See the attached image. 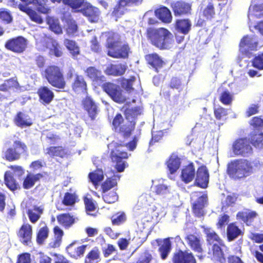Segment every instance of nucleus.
Segmentation results:
<instances>
[{
	"label": "nucleus",
	"instance_id": "nucleus-14",
	"mask_svg": "<svg viewBox=\"0 0 263 263\" xmlns=\"http://www.w3.org/2000/svg\"><path fill=\"white\" fill-rule=\"evenodd\" d=\"M38 255V263H70L66 257L60 254L53 253L51 255L53 258L42 252H40Z\"/></svg>",
	"mask_w": 263,
	"mask_h": 263
},
{
	"label": "nucleus",
	"instance_id": "nucleus-38",
	"mask_svg": "<svg viewBox=\"0 0 263 263\" xmlns=\"http://www.w3.org/2000/svg\"><path fill=\"white\" fill-rule=\"evenodd\" d=\"M57 219L59 223L66 229L68 228L74 222V219L67 214H63L58 216Z\"/></svg>",
	"mask_w": 263,
	"mask_h": 263
},
{
	"label": "nucleus",
	"instance_id": "nucleus-54",
	"mask_svg": "<svg viewBox=\"0 0 263 263\" xmlns=\"http://www.w3.org/2000/svg\"><path fill=\"white\" fill-rule=\"evenodd\" d=\"M233 100V95L228 91H223L220 96V101L226 105H229L231 103Z\"/></svg>",
	"mask_w": 263,
	"mask_h": 263
},
{
	"label": "nucleus",
	"instance_id": "nucleus-34",
	"mask_svg": "<svg viewBox=\"0 0 263 263\" xmlns=\"http://www.w3.org/2000/svg\"><path fill=\"white\" fill-rule=\"evenodd\" d=\"M263 14V3L251 5L249 9L248 18L250 21L251 17L255 16L259 17Z\"/></svg>",
	"mask_w": 263,
	"mask_h": 263
},
{
	"label": "nucleus",
	"instance_id": "nucleus-64",
	"mask_svg": "<svg viewBox=\"0 0 263 263\" xmlns=\"http://www.w3.org/2000/svg\"><path fill=\"white\" fill-rule=\"evenodd\" d=\"M253 65L259 69H263V53L259 54L254 58Z\"/></svg>",
	"mask_w": 263,
	"mask_h": 263
},
{
	"label": "nucleus",
	"instance_id": "nucleus-7",
	"mask_svg": "<svg viewBox=\"0 0 263 263\" xmlns=\"http://www.w3.org/2000/svg\"><path fill=\"white\" fill-rule=\"evenodd\" d=\"M258 41L254 35L245 36L240 43V51L248 58L252 56V51L257 50Z\"/></svg>",
	"mask_w": 263,
	"mask_h": 263
},
{
	"label": "nucleus",
	"instance_id": "nucleus-19",
	"mask_svg": "<svg viewBox=\"0 0 263 263\" xmlns=\"http://www.w3.org/2000/svg\"><path fill=\"white\" fill-rule=\"evenodd\" d=\"M151 188L152 191L157 195L166 196L171 193L170 186H167L163 183H157V181H153Z\"/></svg>",
	"mask_w": 263,
	"mask_h": 263
},
{
	"label": "nucleus",
	"instance_id": "nucleus-58",
	"mask_svg": "<svg viewBox=\"0 0 263 263\" xmlns=\"http://www.w3.org/2000/svg\"><path fill=\"white\" fill-rule=\"evenodd\" d=\"M153 259L151 253L148 251H145L142 254L136 263H150Z\"/></svg>",
	"mask_w": 263,
	"mask_h": 263
},
{
	"label": "nucleus",
	"instance_id": "nucleus-16",
	"mask_svg": "<svg viewBox=\"0 0 263 263\" xmlns=\"http://www.w3.org/2000/svg\"><path fill=\"white\" fill-rule=\"evenodd\" d=\"M83 105L91 119H95L98 112V107L96 103L90 97H87L83 101Z\"/></svg>",
	"mask_w": 263,
	"mask_h": 263
},
{
	"label": "nucleus",
	"instance_id": "nucleus-15",
	"mask_svg": "<svg viewBox=\"0 0 263 263\" xmlns=\"http://www.w3.org/2000/svg\"><path fill=\"white\" fill-rule=\"evenodd\" d=\"M209 180L208 171L205 166H201L197 171L195 183L197 185L202 188L207 187Z\"/></svg>",
	"mask_w": 263,
	"mask_h": 263
},
{
	"label": "nucleus",
	"instance_id": "nucleus-25",
	"mask_svg": "<svg viewBox=\"0 0 263 263\" xmlns=\"http://www.w3.org/2000/svg\"><path fill=\"white\" fill-rule=\"evenodd\" d=\"M156 16L164 23H170L172 19L171 13L166 7H162L157 9L155 12Z\"/></svg>",
	"mask_w": 263,
	"mask_h": 263
},
{
	"label": "nucleus",
	"instance_id": "nucleus-10",
	"mask_svg": "<svg viewBox=\"0 0 263 263\" xmlns=\"http://www.w3.org/2000/svg\"><path fill=\"white\" fill-rule=\"evenodd\" d=\"M27 150L26 145L20 141H15L13 147L8 149L5 152V158L8 161H14L20 158V155Z\"/></svg>",
	"mask_w": 263,
	"mask_h": 263
},
{
	"label": "nucleus",
	"instance_id": "nucleus-63",
	"mask_svg": "<svg viewBox=\"0 0 263 263\" xmlns=\"http://www.w3.org/2000/svg\"><path fill=\"white\" fill-rule=\"evenodd\" d=\"M48 236V231H38L36 234V242L42 245Z\"/></svg>",
	"mask_w": 263,
	"mask_h": 263
},
{
	"label": "nucleus",
	"instance_id": "nucleus-33",
	"mask_svg": "<svg viewBox=\"0 0 263 263\" xmlns=\"http://www.w3.org/2000/svg\"><path fill=\"white\" fill-rule=\"evenodd\" d=\"M15 124L21 127L28 126L32 124L31 120L28 116L19 112L15 118Z\"/></svg>",
	"mask_w": 263,
	"mask_h": 263
},
{
	"label": "nucleus",
	"instance_id": "nucleus-3",
	"mask_svg": "<svg viewBox=\"0 0 263 263\" xmlns=\"http://www.w3.org/2000/svg\"><path fill=\"white\" fill-rule=\"evenodd\" d=\"M34 37L36 46L39 50L44 51L46 49H49L50 54L57 57L62 56L63 54L62 48L56 41L47 36L43 32L36 33Z\"/></svg>",
	"mask_w": 263,
	"mask_h": 263
},
{
	"label": "nucleus",
	"instance_id": "nucleus-17",
	"mask_svg": "<svg viewBox=\"0 0 263 263\" xmlns=\"http://www.w3.org/2000/svg\"><path fill=\"white\" fill-rule=\"evenodd\" d=\"M62 21L65 23L64 25L67 34L73 35L77 32V25L69 13L64 14Z\"/></svg>",
	"mask_w": 263,
	"mask_h": 263
},
{
	"label": "nucleus",
	"instance_id": "nucleus-22",
	"mask_svg": "<svg viewBox=\"0 0 263 263\" xmlns=\"http://www.w3.org/2000/svg\"><path fill=\"white\" fill-rule=\"evenodd\" d=\"M126 68L125 64L111 65L107 67L105 72L108 75L121 76L124 73Z\"/></svg>",
	"mask_w": 263,
	"mask_h": 263
},
{
	"label": "nucleus",
	"instance_id": "nucleus-32",
	"mask_svg": "<svg viewBox=\"0 0 263 263\" xmlns=\"http://www.w3.org/2000/svg\"><path fill=\"white\" fill-rule=\"evenodd\" d=\"M38 93L40 99L47 104L49 103L53 98V93L47 87L40 88Z\"/></svg>",
	"mask_w": 263,
	"mask_h": 263
},
{
	"label": "nucleus",
	"instance_id": "nucleus-8",
	"mask_svg": "<svg viewBox=\"0 0 263 263\" xmlns=\"http://www.w3.org/2000/svg\"><path fill=\"white\" fill-rule=\"evenodd\" d=\"M103 88L114 101L123 103L125 101L126 97L119 86L111 83H106L103 85Z\"/></svg>",
	"mask_w": 263,
	"mask_h": 263
},
{
	"label": "nucleus",
	"instance_id": "nucleus-56",
	"mask_svg": "<svg viewBox=\"0 0 263 263\" xmlns=\"http://www.w3.org/2000/svg\"><path fill=\"white\" fill-rule=\"evenodd\" d=\"M99 258V251L97 248L91 250L87 255L85 262L91 263L92 261L98 259Z\"/></svg>",
	"mask_w": 263,
	"mask_h": 263
},
{
	"label": "nucleus",
	"instance_id": "nucleus-62",
	"mask_svg": "<svg viewBox=\"0 0 263 263\" xmlns=\"http://www.w3.org/2000/svg\"><path fill=\"white\" fill-rule=\"evenodd\" d=\"M214 114L217 119H223L227 115V110L222 107H218L215 109Z\"/></svg>",
	"mask_w": 263,
	"mask_h": 263
},
{
	"label": "nucleus",
	"instance_id": "nucleus-57",
	"mask_svg": "<svg viewBox=\"0 0 263 263\" xmlns=\"http://www.w3.org/2000/svg\"><path fill=\"white\" fill-rule=\"evenodd\" d=\"M207 240L210 243H212L214 241H216L221 246H223V241L219 238L218 235L213 231L207 234Z\"/></svg>",
	"mask_w": 263,
	"mask_h": 263
},
{
	"label": "nucleus",
	"instance_id": "nucleus-24",
	"mask_svg": "<svg viewBox=\"0 0 263 263\" xmlns=\"http://www.w3.org/2000/svg\"><path fill=\"white\" fill-rule=\"evenodd\" d=\"M145 59L148 64L151 65L156 70L158 68L162 67L164 64V62L156 53H152L146 55Z\"/></svg>",
	"mask_w": 263,
	"mask_h": 263
},
{
	"label": "nucleus",
	"instance_id": "nucleus-12",
	"mask_svg": "<svg viewBox=\"0 0 263 263\" xmlns=\"http://www.w3.org/2000/svg\"><path fill=\"white\" fill-rule=\"evenodd\" d=\"M171 261V263H197L192 253L181 250L173 253Z\"/></svg>",
	"mask_w": 263,
	"mask_h": 263
},
{
	"label": "nucleus",
	"instance_id": "nucleus-20",
	"mask_svg": "<svg viewBox=\"0 0 263 263\" xmlns=\"http://www.w3.org/2000/svg\"><path fill=\"white\" fill-rule=\"evenodd\" d=\"M172 6L175 15L186 14L191 9V5L183 2H177Z\"/></svg>",
	"mask_w": 263,
	"mask_h": 263
},
{
	"label": "nucleus",
	"instance_id": "nucleus-23",
	"mask_svg": "<svg viewBox=\"0 0 263 263\" xmlns=\"http://www.w3.org/2000/svg\"><path fill=\"white\" fill-rule=\"evenodd\" d=\"M86 73L88 77L98 84H100L104 81L105 77L102 74L101 72L93 67L88 68Z\"/></svg>",
	"mask_w": 263,
	"mask_h": 263
},
{
	"label": "nucleus",
	"instance_id": "nucleus-13",
	"mask_svg": "<svg viewBox=\"0 0 263 263\" xmlns=\"http://www.w3.org/2000/svg\"><path fill=\"white\" fill-rule=\"evenodd\" d=\"M27 46L26 40L22 36H18L8 40L5 44V47L16 53L23 52Z\"/></svg>",
	"mask_w": 263,
	"mask_h": 263
},
{
	"label": "nucleus",
	"instance_id": "nucleus-59",
	"mask_svg": "<svg viewBox=\"0 0 263 263\" xmlns=\"http://www.w3.org/2000/svg\"><path fill=\"white\" fill-rule=\"evenodd\" d=\"M203 15L206 19H211L215 15L214 8L212 5L209 4L203 12Z\"/></svg>",
	"mask_w": 263,
	"mask_h": 263
},
{
	"label": "nucleus",
	"instance_id": "nucleus-11",
	"mask_svg": "<svg viewBox=\"0 0 263 263\" xmlns=\"http://www.w3.org/2000/svg\"><path fill=\"white\" fill-rule=\"evenodd\" d=\"M234 153L237 155L248 157L253 153L250 141L247 139H240L235 141L233 145Z\"/></svg>",
	"mask_w": 263,
	"mask_h": 263
},
{
	"label": "nucleus",
	"instance_id": "nucleus-53",
	"mask_svg": "<svg viewBox=\"0 0 263 263\" xmlns=\"http://www.w3.org/2000/svg\"><path fill=\"white\" fill-rule=\"evenodd\" d=\"M21 241L24 245H28L31 241L32 231H19Z\"/></svg>",
	"mask_w": 263,
	"mask_h": 263
},
{
	"label": "nucleus",
	"instance_id": "nucleus-37",
	"mask_svg": "<svg viewBox=\"0 0 263 263\" xmlns=\"http://www.w3.org/2000/svg\"><path fill=\"white\" fill-rule=\"evenodd\" d=\"M191 26V23L189 20H178L176 24V29L184 34L188 33Z\"/></svg>",
	"mask_w": 263,
	"mask_h": 263
},
{
	"label": "nucleus",
	"instance_id": "nucleus-47",
	"mask_svg": "<svg viewBox=\"0 0 263 263\" xmlns=\"http://www.w3.org/2000/svg\"><path fill=\"white\" fill-rule=\"evenodd\" d=\"M64 45L73 55L75 56L79 53V48L76 45L75 42L68 39H65Z\"/></svg>",
	"mask_w": 263,
	"mask_h": 263
},
{
	"label": "nucleus",
	"instance_id": "nucleus-30",
	"mask_svg": "<svg viewBox=\"0 0 263 263\" xmlns=\"http://www.w3.org/2000/svg\"><path fill=\"white\" fill-rule=\"evenodd\" d=\"M185 239L193 250L198 252H202V249L200 243V240L196 236L189 234L186 236Z\"/></svg>",
	"mask_w": 263,
	"mask_h": 263
},
{
	"label": "nucleus",
	"instance_id": "nucleus-42",
	"mask_svg": "<svg viewBox=\"0 0 263 263\" xmlns=\"http://www.w3.org/2000/svg\"><path fill=\"white\" fill-rule=\"evenodd\" d=\"M43 209L41 207L35 206L33 210H29L28 215L30 220L33 223L35 222L40 218Z\"/></svg>",
	"mask_w": 263,
	"mask_h": 263
},
{
	"label": "nucleus",
	"instance_id": "nucleus-52",
	"mask_svg": "<svg viewBox=\"0 0 263 263\" xmlns=\"http://www.w3.org/2000/svg\"><path fill=\"white\" fill-rule=\"evenodd\" d=\"M251 142L255 147L263 148V133L253 136L251 138Z\"/></svg>",
	"mask_w": 263,
	"mask_h": 263
},
{
	"label": "nucleus",
	"instance_id": "nucleus-4",
	"mask_svg": "<svg viewBox=\"0 0 263 263\" xmlns=\"http://www.w3.org/2000/svg\"><path fill=\"white\" fill-rule=\"evenodd\" d=\"M112 34L108 36L107 39V47L108 49V55L115 58H126L128 57L129 47L127 45H121L118 43L115 36Z\"/></svg>",
	"mask_w": 263,
	"mask_h": 263
},
{
	"label": "nucleus",
	"instance_id": "nucleus-44",
	"mask_svg": "<svg viewBox=\"0 0 263 263\" xmlns=\"http://www.w3.org/2000/svg\"><path fill=\"white\" fill-rule=\"evenodd\" d=\"M63 3L76 11L82 10L84 0H63Z\"/></svg>",
	"mask_w": 263,
	"mask_h": 263
},
{
	"label": "nucleus",
	"instance_id": "nucleus-28",
	"mask_svg": "<svg viewBox=\"0 0 263 263\" xmlns=\"http://www.w3.org/2000/svg\"><path fill=\"white\" fill-rule=\"evenodd\" d=\"M180 159L175 155H172L167 161V166L171 174L175 173L179 168Z\"/></svg>",
	"mask_w": 263,
	"mask_h": 263
},
{
	"label": "nucleus",
	"instance_id": "nucleus-41",
	"mask_svg": "<svg viewBox=\"0 0 263 263\" xmlns=\"http://www.w3.org/2000/svg\"><path fill=\"white\" fill-rule=\"evenodd\" d=\"M171 250V244L169 240H165L159 248V252L160 253L162 259H165Z\"/></svg>",
	"mask_w": 263,
	"mask_h": 263
},
{
	"label": "nucleus",
	"instance_id": "nucleus-61",
	"mask_svg": "<svg viewBox=\"0 0 263 263\" xmlns=\"http://www.w3.org/2000/svg\"><path fill=\"white\" fill-rule=\"evenodd\" d=\"M16 263H31L30 254L29 253H24L20 254Z\"/></svg>",
	"mask_w": 263,
	"mask_h": 263
},
{
	"label": "nucleus",
	"instance_id": "nucleus-18",
	"mask_svg": "<svg viewBox=\"0 0 263 263\" xmlns=\"http://www.w3.org/2000/svg\"><path fill=\"white\" fill-rule=\"evenodd\" d=\"M195 176V168L193 163L185 166L182 170L181 178L182 180L186 183L192 181Z\"/></svg>",
	"mask_w": 263,
	"mask_h": 263
},
{
	"label": "nucleus",
	"instance_id": "nucleus-26",
	"mask_svg": "<svg viewBox=\"0 0 263 263\" xmlns=\"http://www.w3.org/2000/svg\"><path fill=\"white\" fill-rule=\"evenodd\" d=\"M141 113L142 111L140 107H135L127 109L125 112L126 121L134 123V125H135L136 119L138 116L141 115Z\"/></svg>",
	"mask_w": 263,
	"mask_h": 263
},
{
	"label": "nucleus",
	"instance_id": "nucleus-50",
	"mask_svg": "<svg viewBox=\"0 0 263 263\" xmlns=\"http://www.w3.org/2000/svg\"><path fill=\"white\" fill-rule=\"evenodd\" d=\"M126 217L124 213L118 212L112 216L111 220L114 225H120L126 220Z\"/></svg>",
	"mask_w": 263,
	"mask_h": 263
},
{
	"label": "nucleus",
	"instance_id": "nucleus-31",
	"mask_svg": "<svg viewBox=\"0 0 263 263\" xmlns=\"http://www.w3.org/2000/svg\"><path fill=\"white\" fill-rule=\"evenodd\" d=\"M134 128V123L126 121V122H123V124L121 125L117 129V130L116 131L120 133L124 137H128L130 135L132 132Z\"/></svg>",
	"mask_w": 263,
	"mask_h": 263
},
{
	"label": "nucleus",
	"instance_id": "nucleus-51",
	"mask_svg": "<svg viewBox=\"0 0 263 263\" xmlns=\"http://www.w3.org/2000/svg\"><path fill=\"white\" fill-rule=\"evenodd\" d=\"M103 198L105 202L108 203H112L118 200V196L115 192L112 191L108 193L105 192L103 195Z\"/></svg>",
	"mask_w": 263,
	"mask_h": 263
},
{
	"label": "nucleus",
	"instance_id": "nucleus-27",
	"mask_svg": "<svg viewBox=\"0 0 263 263\" xmlns=\"http://www.w3.org/2000/svg\"><path fill=\"white\" fill-rule=\"evenodd\" d=\"M85 245H82L78 247H74L72 244H70L67 248V251L71 257L78 258V257L83 256L85 251Z\"/></svg>",
	"mask_w": 263,
	"mask_h": 263
},
{
	"label": "nucleus",
	"instance_id": "nucleus-40",
	"mask_svg": "<svg viewBox=\"0 0 263 263\" xmlns=\"http://www.w3.org/2000/svg\"><path fill=\"white\" fill-rule=\"evenodd\" d=\"M220 245L214 244L212 246L213 255L214 259L219 263H225L226 258L223 252L221 249Z\"/></svg>",
	"mask_w": 263,
	"mask_h": 263
},
{
	"label": "nucleus",
	"instance_id": "nucleus-45",
	"mask_svg": "<svg viewBox=\"0 0 263 263\" xmlns=\"http://www.w3.org/2000/svg\"><path fill=\"white\" fill-rule=\"evenodd\" d=\"M50 29L56 34H60L62 32V29L58 19L50 18L47 21Z\"/></svg>",
	"mask_w": 263,
	"mask_h": 263
},
{
	"label": "nucleus",
	"instance_id": "nucleus-49",
	"mask_svg": "<svg viewBox=\"0 0 263 263\" xmlns=\"http://www.w3.org/2000/svg\"><path fill=\"white\" fill-rule=\"evenodd\" d=\"M46 153L50 156H59L63 157L65 154V151L62 147H50L46 149Z\"/></svg>",
	"mask_w": 263,
	"mask_h": 263
},
{
	"label": "nucleus",
	"instance_id": "nucleus-60",
	"mask_svg": "<svg viewBox=\"0 0 263 263\" xmlns=\"http://www.w3.org/2000/svg\"><path fill=\"white\" fill-rule=\"evenodd\" d=\"M76 201V198L74 195L67 193L65 194L63 203L66 205H73Z\"/></svg>",
	"mask_w": 263,
	"mask_h": 263
},
{
	"label": "nucleus",
	"instance_id": "nucleus-43",
	"mask_svg": "<svg viewBox=\"0 0 263 263\" xmlns=\"http://www.w3.org/2000/svg\"><path fill=\"white\" fill-rule=\"evenodd\" d=\"M119 178L120 176L115 175L112 177L108 179L102 185L104 193L116 185L117 184V179L119 180Z\"/></svg>",
	"mask_w": 263,
	"mask_h": 263
},
{
	"label": "nucleus",
	"instance_id": "nucleus-29",
	"mask_svg": "<svg viewBox=\"0 0 263 263\" xmlns=\"http://www.w3.org/2000/svg\"><path fill=\"white\" fill-rule=\"evenodd\" d=\"M43 177V175L39 173L35 175L29 174L23 182V186L26 189H28L32 187L35 182L39 181Z\"/></svg>",
	"mask_w": 263,
	"mask_h": 263
},
{
	"label": "nucleus",
	"instance_id": "nucleus-36",
	"mask_svg": "<svg viewBox=\"0 0 263 263\" xmlns=\"http://www.w3.org/2000/svg\"><path fill=\"white\" fill-rule=\"evenodd\" d=\"M53 232L54 234L51 241L49 243V247L50 248L55 249L59 248L61 246L64 233L63 231Z\"/></svg>",
	"mask_w": 263,
	"mask_h": 263
},
{
	"label": "nucleus",
	"instance_id": "nucleus-9",
	"mask_svg": "<svg viewBox=\"0 0 263 263\" xmlns=\"http://www.w3.org/2000/svg\"><path fill=\"white\" fill-rule=\"evenodd\" d=\"M123 146H120L117 147L111 153V158L114 162H116V168L118 172H123L125 167L126 164L123 159L128 158V155L126 152L123 151Z\"/></svg>",
	"mask_w": 263,
	"mask_h": 263
},
{
	"label": "nucleus",
	"instance_id": "nucleus-35",
	"mask_svg": "<svg viewBox=\"0 0 263 263\" xmlns=\"http://www.w3.org/2000/svg\"><path fill=\"white\" fill-rule=\"evenodd\" d=\"M257 214L255 212H250L246 211L244 212H239L237 214V217L241 219L247 225L251 224L252 219L255 218Z\"/></svg>",
	"mask_w": 263,
	"mask_h": 263
},
{
	"label": "nucleus",
	"instance_id": "nucleus-6",
	"mask_svg": "<svg viewBox=\"0 0 263 263\" xmlns=\"http://www.w3.org/2000/svg\"><path fill=\"white\" fill-rule=\"evenodd\" d=\"M45 76L48 82L53 86L58 88H63L65 87V82L58 67H48L45 70Z\"/></svg>",
	"mask_w": 263,
	"mask_h": 263
},
{
	"label": "nucleus",
	"instance_id": "nucleus-1",
	"mask_svg": "<svg viewBox=\"0 0 263 263\" xmlns=\"http://www.w3.org/2000/svg\"><path fill=\"white\" fill-rule=\"evenodd\" d=\"M147 33L152 44L160 49L168 48L173 42V34L165 28H149Z\"/></svg>",
	"mask_w": 263,
	"mask_h": 263
},
{
	"label": "nucleus",
	"instance_id": "nucleus-55",
	"mask_svg": "<svg viewBox=\"0 0 263 263\" xmlns=\"http://www.w3.org/2000/svg\"><path fill=\"white\" fill-rule=\"evenodd\" d=\"M84 202L87 213L89 215H92L93 214L91 213V212L96 210V205L93 200L91 198L86 197L84 199Z\"/></svg>",
	"mask_w": 263,
	"mask_h": 263
},
{
	"label": "nucleus",
	"instance_id": "nucleus-48",
	"mask_svg": "<svg viewBox=\"0 0 263 263\" xmlns=\"http://www.w3.org/2000/svg\"><path fill=\"white\" fill-rule=\"evenodd\" d=\"M12 173L10 171H7L5 174V181L6 185L11 190H14L16 188V184L12 175Z\"/></svg>",
	"mask_w": 263,
	"mask_h": 263
},
{
	"label": "nucleus",
	"instance_id": "nucleus-2",
	"mask_svg": "<svg viewBox=\"0 0 263 263\" xmlns=\"http://www.w3.org/2000/svg\"><path fill=\"white\" fill-rule=\"evenodd\" d=\"M227 171L230 176L234 179L242 178L250 175L253 167L250 162L246 159L232 161L228 165Z\"/></svg>",
	"mask_w": 263,
	"mask_h": 263
},
{
	"label": "nucleus",
	"instance_id": "nucleus-39",
	"mask_svg": "<svg viewBox=\"0 0 263 263\" xmlns=\"http://www.w3.org/2000/svg\"><path fill=\"white\" fill-rule=\"evenodd\" d=\"M72 87L73 89L77 93L85 91L86 89V84L83 77L77 76Z\"/></svg>",
	"mask_w": 263,
	"mask_h": 263
},
{
	"label": "nucleus",
	"instance_id": "nucleus-21",
	"mask_svg": "<svg viewBox=\"0 0 263 263\" xmlns=\"http://www.w3.org/2000/svg\"><path fill=\"white\" fill-rule=\"evenodd\" d=\"M83 13L88 17L89 21L91 22H96L99 19L100 11L99 9L92 6H87L86 8H83Z\"/></svg>",
	"mask_w": 263,
	"mask_h": 263
},
{
	"label": "nucleus",
	"instance_id": "nucleus-5",
	"mask_svg": "<svg viewBox=\"0 0 263 263\" xmlns=\"http://www.w3.org/2000/svg\"><path fill=\"white\" fill-rule=\"evenodd\" d=\"M193 204V211L197 217H201L204 214L203 209L208 204L206 194L200 192H193L191 195Z\"/></svg>",
	"mask_w": 263,
	"mask_h": 263
},
{
	"label": "nucleus",
	"instance_id": "nucleus-46",
	"mask_svg": "<svg viewBox=\"0 0 263 263\" xmlns=\"http://www.w3.org/2000/svg\"><path fill=\"white\" fill-rule=\"evenodd\" d=\"M103 177V171L100 169H98L89 174V178L94 184L102 181Z\"/></svg>",
	"mask_w": 263,
	"mask_h": 263
}]
</instances>
